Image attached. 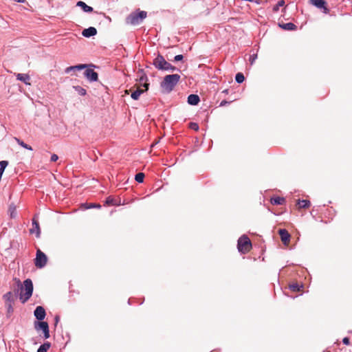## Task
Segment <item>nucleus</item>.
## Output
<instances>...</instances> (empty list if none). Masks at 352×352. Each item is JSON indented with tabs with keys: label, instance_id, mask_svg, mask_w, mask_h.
I'll list each match as a JSON object with an SVG mask.
<instances>
[{
	"label": "nucleus",
	"instance_id": "nucleus-7",
	"mask_svg": "<svg viewBox=\"0 0 352 352\" xmlns=\"http://www.w3.org/2000/svg\"><path fill=\"white\" fill-rule=\"evenodd\" d=\"M153 64L159 70H166L167 67L169 66V63L161 54L157 56L153 60Z\"/></svg>",
	"mask_w": 352,
	"mask_h": 352
},
{
	"label": "nucleus",
	"instance_id": "nucleus-18",
	"mask_svg": "<svg viewBox=\"0 0 352 352\" xmlns=\"http://www.w3.org/2000/svg\"><path fill=\"white\" fill-rule=\"evenodd\" d=\"M285 201V199L281 197H274L271 198V204L273 205H283Z\"/></svg>",
	"mask_w": 352,
	"mask_h": 352
},
{
	"label": "nucleus",
	"instance_id": "nucleus-2",
	"mask_svg": "<svg viewBox=\"0 0 352 352\" xmlns=\"http://www.w3.org/2000/svg\"><path fill=\"white\" fill-rule=\"evenodd\" d=\"M146 16L147 12L146 11L137 10L136 11L131 12L126 18V23L131 25H137L141 23Z\"/></svg>",
	"mask_w": 352,
	"mask_h": 352
},
{
	"label": "nucleus",
	"instance_id": "nucleus-44",
	"mask_svg": "<svg viewBox=\"0 0 352 352\" xmlns=\"http://www.w3.org/2000/svg\"><path fill=\"white\" fill-rule=\"evenodd\" d=\"M58 316H56V322H58Z\"/></svg>",
	"mask_w": 352,
	"mask_h": 352
},
{
	"label": "nucleus",
	"instance_id": "nucleus-26",
	"mask_svg": "<svg viewBox=\"0 0 352 352\" xmlns=\"http://www.w3.org/2000/svg\"><path fill=\"white\" fill-rule=\"evenodd\" d=\"M285 5V1L280 0L279 1L273 8V12H276L278 11L279 8L282 7Z\"/></svg>",
	"mask_w": 352,
	"mask_h": 352
},
{
	"label": "nucleus",
	"instance_id": "nucleus-39",
	"mask_svg": "<svg viewBox=\"0 0 352 352\" xmlns=\"http://www.w3.org/2000/svg\"><path fill=\"white\" fill-rule=\"evenodd\" d=\"M342 342L344 344H346L348 345L350 342L349 341V338H344L343 340H342Z\"/></svg>",
	"mask_w": 352,
	"mask_h": 352
},
{
	"label": "nucleus",
	"instance_id": "nucleus-16",
	"mask_svg": "<svg viewBox=\"0 0 352 352\" xmlns=\"http://www.w3.org/2000/svg\"><path fill=\"white\" fill-rule=\"evenodd\" d=\"M16 79L18 80L23 82L26 85H30V77L27 74H16Z\"/></svg>",
	"mask_w": 352,
	"mask_h": 352
},
{
	"label": "nucleus",
	"instance_id": "nucleus-17",
	"mask_svg": "<svg viewBox=\"0 0 352 352\" xmlns=\"http://www.w3.org/2000/svg\"><path fill=\"white\" fill-rule=\"evenodd\" d=\"M200 101L199 97L196 94H190L188 97V102L192 105H196Z\"/></svg>",
	"mask_w": 352,
	"mask_h": 352
},
{
	"label": "nucleus",
	"instance_id": "nucleus-42",
	"mask_svg": "<svg viewBox=\"0 0 352 352\" xmlns=\"http://www.w3.org/2000/svg\"><path fill=\"white\" fill-rule=\"evenodd\" d=\"M15 1L17 2H19V3H23V2H25V0H15Z\"/></svg>",
	"mask_w": 352,
	"mask_h": 352
},
{
	"label": "nucleus",
	"instance_id": "nucleus-11",
	"mask_svg": "<svg viewBox=\"0 0 352 352\" xmlns=\"http://www.w3.org/2000/svg\"><path fill=\"white\" fill-rule=\"evenodd\" d=\"M34 316L38 320H43L45 317V309L41 306H38L34 310Z\"/></svg>",
	"mask_w": 352,
	"mask_h": 352
},
{
	"label": "nucleus",
	"instance_id": "nucleus-6",
	"mask_svg": "<svg viewBox=\"0 0 352 352\" xmlns=\"http://www.w3.org/2000/svg\"><path fill=\"white\" fill-rule=\"evenodd\" d=\"M47 261V258L46 255L39 249L36 251V256L34 260V264L36 267L42 268L43 267Z\"/></svg>",
	"mask_w": 352,
	"mask_h": 352
},
{
	"label": "nucleus",
	"instance_id": "nucleus-43",
	"mask_svg": "<svg viewBox=\"0 0 352 352\" xmlns=\"http://www.w3.org/2000/svg\"><path fill=\"white\" fill-rule=\"evenodd\" d=\"M223 92L225 94H228V89H225L224 91H223Z\"/></svg>",
	"mask_w": 352,
	"mask_h": 352
},
{
	"label": "nucleus",
	"instance_id": "nucleus-15",
	"mask_svg": "<svg viewBox=\"0 0 352 352\" xmlns=\"http://www.w3.org/2000/svg\"><path fill=\"white\" fill-rule=\"evenodd\" d=\"M96 34L97 30L94 27H89V28L83 30L82 32V35L87 38L95 36Z\"/></svg>",
	"mask_w": 352,
	"mask_h": 352
},
{
	"label": "nucleus",
	"instance_id": "nucleus-5",
	"mask_svg": "<svg viewBox=\"0 0 352 352\" xmlns=\"http://www.w3.org/2000/svg\"><path fill=\"white\" fill-rule=\"evenodd\" d=\"M147 77L145 75L142 76L140 78V81L141 82H144L143 87L145 88L144 89H142L140 87H138L136 90L132 92L131 96L134 100H138L140 97V96L144 93L145 91L148 90L149 84L146 82Z\"/></svg>",
	"mask_w": 352,
	"mask_h": 352
},
{
	"label": "nucleus",
	"instance_id": "nucleus-14",
	"mask_svg": "<svg viewBox=\"0 0 352 352\" xmlns=\"http://www.w3.org/2000/svg\"><path fill=\"white\" fill-rule=\"evenodd\" d=\"M3 298L5 300L6 306L11 307V304H12L14 300L13 294L11 292H8L3 295Z\"/></svg>",
	"mask_w": 352,
	"mask_h": 352
},
{
	"label": "nucleus",
	"instance_id": "nucleus-41",
	"mask_svg": "<svg viewBox=\"0 0 352 352\" xmlns=\"http://www.w3.org/2000/svg\"><path fill=\"white\" fill-rule=\"evenodd\" d=\"M252 2H254L256 4H261V0H254Z\"/></svg>",
	"mask_w": 352,
	"mask_h": 352
},
{
	"label": "nucleus",
	"instance_id": "nucleus-38",
	"mask_svg": "<svg viewBox=\"0 0 352 352\" xmlns=\"http://www.w3.org/2000/svg\"><path fill=\"white\" fill-rule=\"evenodd\" d=\"M231 102H228V101H226V100H222L220 103V106L221 107H223L225 105H226L227 104H230Z\"/></svg>",
	"mask_w": 352,
	"mask_h": 352
},
{
	"label": "nucleus",
	"instance_id": "nucleus-40",
	"mask_svg": "<svg viewBox=\"0 0 352 352\" xmlns=\"http://www.w3.org/2000/svg\"><path fill=\"white\" fill-rule=\"evenodd\" d=\"M8 312H12L13 311L12 304H11V307H7Z\"/></svg>",
	"mask_w": 352,
	"mask_h": 352
},
{
	"label": "nucleus",
	"instance_id": "nucleus-1",
	"mask_svg": "<svg viewBox=\"0 0 352 352\" xmlns=\"http://www.w3.org/2000/svg\"><path fill=\"white\" fill-rule=\"evenodd\" d=\"M180 75L169 74L164 76V80L160 83V87L163 93H170L180 80Z\"/></svg>",
	"mask_w": 352,
	"mask_h": 352
},
{
	"label": "nucleus",
	"instance_id": "nucleus-35",
	"mask_svg": "<svg viewBox=\"0 0 352 352\" xmlns=\"http://www.w3.org/2000/svg\"><path fill=\"white\" fill-rule=\"evenodd\" d=\"M176 69L175 66H173L170 63H169V66L167 67L165 71H171L173 72Z\"/></svg>",
	"mask_w": 352,
	"mask_h": 352
},
{
	"label": "nucleus",
	"instance_id": "nucleus-24",
	"mask_svg": "<svg viewBox=\"0 0 352 352\" xmlns=\"http://www.w3.org/2000/svg\"><path fill=\"white\" fill-rule=\"evenodd\" d=\"M8 212L12 218H14L16 215V207L14 204H11L9 206Z\"/></svg>",
	"mask_w": 352,
	"mask_h": 352
},
{
	"label": "nucleus",
	"instance_id": "nucleus-36",
	"mask_svg": "<svg viewBox=\"0 0 352 352\" xmlns=\"http://www.w3.org/2000/svg\"><path fill=\"white\" fill-rule=\"evenodd\" d=\"M183 58H184L183 55H181V54L177 55L175 56L174 60L175 61H180L183 59Z\"/></svg>",
	"mask_w": 352,
	"mask_h": 352
},
{
	"label": "nucleus",
	"instance_id": "nucleus-37",
	"mask_svg": "<svg viewBox=\"0 0 352 352\" xmlns=\"http://www.w3.org/2000/svg\"><path fill=\"white\" fill-rule=\"evenodd\" d=\"M58 159V157L56 154H53L52 156H51V162H56Z\"/></svg>",
	"mask_w": 352,
	"mask_h": 352
},
{
	"label": "nucleus",
	"instance_id": "nucleus-12",
	"mask_svg": "<svg viewBox=\"0 0 352 352\" xmlns=\"http://www.w3.org/2000/svg\"><path fill=\"white\" fill-rule=\"evenodd\" d=\"M311 3L318 8H323L324 12L327 14L329 9L326 6V1L324 0H310Z\"/></svg>",
	"mask_w": 352,
	"mask_h": 352
},
{
	"label": "nucleus",
	"instance_id": "nucleus-31",
	"mask_svg": "<svg viewBox=\"0 0 352 352\" xmlns=\"http://www.w3.org/2000/svg\"><path fill=\"white\" fill-rule=\"evenodd\" d=\"M74 88L80 96H85L86 94V90L84 88L80 86L75 87Z\"/></svg>",
	"mask_w": 352,
	"mask_h": 352
},
{
	"label": "nucleus",
	"instance_id": "nucleus-33",
	"mask_svg": "<svg viewBox=\"0 0 352 352\" xmlns=\"http://www.w3.org/2000/svg\"><path fill=\"white\" fill-rule=\"evenodd\" d=\"M106 203L108 205H116V204L114 202V199L110 197H109L107 200Z\"/></svg>",
	"mask_w": 352,
	"mask_h": 352
},
{
	"label": "nucleus",
	"instance_id": "nucleus-25",
	"mask_svg": "<svg viewBox=\"0 0 352 352\" xmlns=\"http://www.w3.org/2000/svg\"><path fill=\"white\" fill-rule=\"evenodd\" d=\"M50 346L51 345L50 342H45L40 346L37 352H47V351L50 349Z\"/></svg>",
	"mask_w": 352,
	"mask_h": 352
},
{
	"label": "nucleus",
	"instance_id": "nucleus-21",
	"mask_svg": "<svg viewBox=\"0 0 352 352\" xmlns=\"http://www.w3.org/2000/svg\"><path fill=\"white\" fill-rule=\"evenodd\" d=\"M279 26L285 30H296V25L292 23H287L283 24H279Z\"/></svg>",
	"mask_w": 352,
	"mask_h": 352
},
{
	"label": "nucleus",
	"instance_id": "nucleus-30",
	"mask_svg": "<svg viewBox=\"0 0 352 352\" xmlns=\"http://www.w3.org/2000/svg\"><path fill=\"white\" fill-rule=\"evenodd\" d=\"M8 162L7 161H1L0 162V173H3V171L6 166H8Z\"/></svg>",
	"mask_w": 352,
	"mask_h": 352
},
{
	"label": "nucleus",
	"instance_id": "nucleus-27",
	"mask_svg": "<svg viewBox=\"0 0 352 352\" xmlns=\"http://www.w3.org/2000/svg\"><path fill=\"white\" fill-rule=\"evenodd\" d=\"M15 140L17 142V143L21 145V146H23V148H26V149H28V150H30L32 151V148L29 146L28 144H25V142H23V141L20 140L19 139L15 138Z\"/></svg>",
	"mask_w": 352,
	"mask_h": 352
},
{
	"label": "nucleus",
	"instance_id": "nucleus-32",
	"mask_svg": "<svg viewBox=\"0 0 352 352\" xmlns=\"http://www.w3.org/2000/svg\"><path fill=\"white\" fill-rule=\"evenodd\" d=\"M189 127L191 129H193L195 131H198L199 130V126L197 123L195 122H190L189 124Z\"/></svg>",
	"mask_w": 352,
	"mask_h": 352
},
{
	"label": "nucleus",
	"instance_id": "nucleus-20",
	"mask_svg": "<svg viewBox=\"0 0 352 352\" xmlns=\"http://www.w3.org/2000/svg\"><path fill=\"white\" fill-rule=\"evenodd\" d=\"M85 67H87V65L84 64H80L75 66H70L65 69V72L69 73L72 71L81 70L82 69H85Z\"/></svg>",
	"mask_w": 352,
	"mask_h": 352
},
{
	"label": "nucleus",
	"instance_id": "nucleus-34",
	"mask_svg": "<svg viewBox=\"0 0 352 352\" xmlns=\"http://www.w3.org/2000/svg\"><path fill=\"white\" fill-rule=\"evenodd\" d=\"M256 58H257V54H253V55L250 56V61L252 65L254 63V62L255 61Z\"/></svg>",
	"mask_w": 352,
	"mask_h": 352
},
{
	"label": "nucleus",
	"instance_id": "nucleus-3",
	"mask_svg": "<svg viewBox=\"0 0 352 352\" xmlns=\"http://www.w3.org/2000/svg\"><path fill=\"white\" fill-rule=\"evenodd\" d=\"M33 292V284L30 279H26L23 281V285L21 287L20 299L23 303H25L32 296Z\"/></svg>",
	"mask_w": 352,
	"mask_h": 352
},
{
	"label": "nucleus",
	"instance_id": "nucleus-23",
	"mask_svg": "<svg viewBox=\"0 0 352 352\" xmlns=\"http://www.w3.org/2000/svg\"><path fill=\"white\" fill-rule=\"evenodd\" d=\"M289 287L293 292H300L303 287V285L298 283H293L289 285Z\"/></svg>",
	"mask_w": 352,
	"mask_h": 352
},
{
	"label": "nucleus",
	"instance_id": "nucleus-28",
	"mask_svg": "<svg viewBox=\"0 0 352 352\" xmlns=\"http://www.w3.org/2000/svg\"><path fill=\"white\" fill-rule=\"evenodd\" d=\"M144 174L143 173H139L135 175V179L139 183H142L144 181Z\"/></svg>",
	"mask_w": 352,
	"mask_h": 352
},
{
	"label": "nucleus",
	"instance_id": "nucleus-29",
	"mask_svg": "<svg viewBox=\"0 0 352 352\" xmlns=\"http://www.w3.org/2000/svg\"><path fill=\"white\" fill-rule=\"evenodd\" d=\"M235 80L238 83H241L244 81L245 77L242 73H238L235 76Z\"/></svg>",
	"mask_w": 352,
	"mask_h": 352
},
{
	"label": "nucleus",
	"instance_id": "nucleus-4",
	"mask_svg": "<svg viewBox=\"0 0 352 352\" xmlns=\"http://www.w3.org/2000/svg\"><path fill=\"white\" fill-rule=\"evenodd\" d=\"M237 246L240 252L246 254L251 250L252 243L248 236H242L238 240Z\"/></svg>",
	"mask_w": 352,
	"mask_h": 352
},
{
	"label": "nucleus",
	"instance_id": "nucleus-19",
	"mask_svg": "<svg viewBox=\"0 0 352 352\" xmlns=\"http://www.w3.org/2000/svg\"><path fill=\"white\" fill-rule=\"evenodd\" d=\"M76 6L80 7L85 12H91L93 11V8L91 6H87L82 1H78Z\"/></svg>",
	"mask_w": 352,
	"mask_h": 352
},
{
	"label": "nucleus",
	"instance_id": "nucleus-13",
	"mask_svg": "<svg viewBox=\"0 0 352 352\" xmlns=\"http://www.w3.org/2000/svg\"><path fill=\"white\" fill-rule=\"evenodd\" d=\"M84 74L90 81H96L98 80V74L94 69H87L85 71Z\"/></svg>",
	"mask_w": 352,
	"mask_h": 352
},
{
	"label": "nucleus",
	"instance_id": "nucleus-10",
	"mask_svg": "<svg viewBox=\"0 0 352 352\" xmlns=\"http://www.w3.org/2000/svg\"><path fill=\"white\" fill-rule=\"evenodd\" d=\"M30 234H35L36 237H39L41 234V228L38 221L35 217L32 219V228L30 230Z\"/></svg>",
	"mask_w": 352,
	"mask_h": 352
},
{
	"label": "nucleus",
	"instance_id": "nucleus-22",
	"mask_svg": "<svg viewBox=\"0 0 352 352\" xmlns=\"http://www.w3.org/2000/svg\"><path fill=\"white\" fill-rule=\"evenodd\" d=\"M297 205L298 206V208H308L310 205H311V203L309 200H306V199H303V200H300L298 199L297 201Z\"/></svg>",
	"mask_w": 352,
	"mask_h": 352
},
{
	"label": "nucleus",
	"instance_id": "nucleus-8",
	"mask_svg": "<svg viewBox=\"0 0 352 352\" xmlns=\"http://www.w3.org/2000/svg\"><path fill=\"white\" fill-rule=\"evenodd\" d=\"M35 329L36 330H42L45 338L47 339L50 338L49 326L47 322L40 321L35 322Z\"/></svg>",
	"mask_w": 352,
	"mask_h": 352
},
{
	"label": "nucleus",
	"instance_id": "nucleus-9",
	"mask_svg": "<svg viewBox=\"0 0 352 352\" xmlns=\"http://www.w3.org/2000/svg\"><path fill=\"white\" fill-rule=\"evenodd\" d=\"M280 239L284 245H288L290 241V234L285 229H280L278 230Z\"/></svg>",
	"mask_w": 352,
	"mask_h": 352
}]
</instances>
